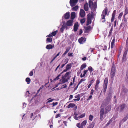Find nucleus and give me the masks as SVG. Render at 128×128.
<instances>
[{
    "mask_svg": "<svg viewBox=\"0 0 128 128\" xmlns=\"http://www.w3.org/2000/svg\"><path fill=\"white\" fill-rule=\"evenodd\" d=\"M107 8H104L102 12V14L101 16V18L100 19V20L102 22H104L106 21L105 19V16L107 14Z\"/></svg>",
    "mask_w": 128,
    "mask_h": 128,
    "instance_id": "obj_1",
    "label": "nucleus"
},
{
    "mask_svg": "<svg viewBox=\"0 0 128 128\" xmlns=\"http://www.w3.org/2000/svg\"><path fill=\"white\" fill-rule=\"evenodd\" d=\"M116 73V67L115 65L113 64L112 66L110 72V76L112 78L115 76Z\"/></svg>",
    "mask_w": 128,
    "mask_h": 128,
    "instance_id": "obj_2",
    "label": "nucleus"
},
{
    "mask_svg": "<svg viewBox=\"0 0 128 128\" xmlns=\"http://www.w3.org/2000/svg\"><path fill=\"white\" fill-rule=\"evenodd\" d=\"M92 16L90 15V14L89 13L87 15L86 26H88L92 22V20L93 18H92Z\"/></svg>",
    "mask_w": 128,
    "mask_h": 128,
    "instance_id": "obj_3",
    "label": "nucleus"
},
{
    "mask_svg": "<svg viewBox=\"0 0 128 128\" xmlns=\"http://www.w3.org/2000/svg\"><path fill=\"white\" fill-rule=\"evenodd\" d=\"M78 0H70V3L72 7L74 6L76 4Z\"/></svg>",
    "mask_w": 128,
    "mask_h": 128,
    "instance_id": "obj_4",
    "label": "nucleus"
},
{
    "mask_svg": "<svg viewBox=\"0 0 128 128\" xmlns=\"http://www.w3.org/2000/svg\"><path fill=\"white\" fill-rule=\"evenodd\" d=\"M104 114V108H101L100 111V119L102 120L103 119V116Z\"/></svg>",
    "mask_w": 128,
    "mask_h": 128,
    "instance_id": "obj_5",
    "label": "nucleus"
},
{
    "mask_svg": "<svg viewBox=\"0 0 128 128\" xmlns=\"http://www.w3.org/2000/svg\"><path fill=\"white\" fill-rule=\"evenodd\" d=\"M86 40V38L84 37H81L78 40L79 43L80 44H83L85 42Z\"/></svg>",
    "mask_w": 128,
    "mask_h": 128,
    "instance_id": "obj_6",
    "label": "nucleus"
},
{
    "mask_svg": "<svg viewBox=\"0 0 128 128\" xmlns=\"http://www.w3.org/2000/svg\"><path fill=\"white\" fill-rule=\"evenodd\" d=\"M73 20H69L66 22V25L67 26H72L73 25Z\"/></svg>",
    "mask_w": 128,
    "mask_h": 128,
    "instance_id": "obj_7",
    "label": "nucleus"
},
{
    "mask_svg": "<svg viewBox=\"0 0 128 128\" xmlns=\"http://www.w3.org/2000/svg\"><path fill=\"white\" fill-rule=\"evenodd\" d=\"M80 14L81 18H84L85 15V13L84 10L81 9L80 12Z\"/></svg>",
    "mask_w": 128,
    "mask_h": 128,
    "instance_id": "obj_8",
    "label": "nucleus"
},
{
    "mask_svg": "<svg viewBox=\"0 0 128 128\" xmlns=\"http://www.w3.org/2000/svg\"><path fill=\"white\" fill-rule=\"evenodd\" d=\"M79 25L78 22H76L74 26V32H76L78 28Z\"/></svg>",
    "mask_w": 128,
    "mask_h": 128,
    "instance_id": "obj_9",
    "label": "nucleus"
},
{
    "mask_svg": "<svg viewBox=\"0 0 128 128\" xmlns=\"http://www.w3.org/2000/svg\"><path fill=\"white\" fill-rule=\"evenodd\" d=\"M111 108V106L110 105H108L105 108V111L104 113L105 114H106L109 112Z\"/></svg>",
    "mask_w": 128,
    "mask_h": 128,
    "instance_id": "obj_10",
    "label": "nucleus"
},
{
    "mask_svg": "<svg viewBox=\"0 0 128 128\" xmlns=\"http://www.w3.org/2000/svg\"><path fill=\"white\" fill-rule=\"evenodd\" d=\"M126 105L125 104H122L120 107V112H122L124 110V108L126 107Z\"/></svg>",
    "mask_w": 128,
    "mask_h": 128,
    "instance_id": "obj_11",
    "label": "nucleus"
},
{
    "mask_svg": "<svg viewBox=\"0 0 128 128\" xmlns=\"http://www.w3.org/2000/svg\"><path fill=\"white\" fill-rule=\"evenodd\" d=\"M116 10H114V11L112 13L111 19V22H112L114 21L116 15Z\"/></svg>",
    "mask_w": 128,
    "mask_h": 128,
    "instance_id": "obj_12",
    "label": "nucleus"
},
{
    "mask_svg": "<svg viewBox=\"0 0 128 128\" xmlns=\"http://www.w3.org/2000/svg\"><path fill=\"white\" fill-rule=\"evenodd\" d=\"M128 118V116L124 117L122 119L120 120V124H119V125L120 124H122L124 122L126 121L127 120Z\"/></svg>",
    "mask_w": 128,
    "mask_h": 128,
    "instance_id": "obj_13",
    "label": "nucleus"
},
{
    "mask_svg": "<svg viewBox=\"0 0 128 128\" xmlns=\"http://www.w3.org/2000/svg\"><path fill=\"white\" fill-rule=\"evenodd\" d=\"M89 6L90 8H92L94 6L93 3L91 0H90L88 2Z\"/></svg>",
    "mask_w": 128,
    "mask_h": 128,
    "instance_id": "obj_14",
    "label": "nucleus"
},
{
    "mask_svg": "<svg viewBox=\"0 0 128 128\" xmlns=\"http://www.w3.org/2000/svg\"><path fill=\"white\" fill-rule=\"evenodd\" d=\"M126 56L123 55L122 60V63H125L127 60Z\"/></svg>",
    "mask_w": 128,
    "mask_h": 128,
    "instance_id": "obj_15",
    "label": "nucleus"
},
{
    "mask_svg": "<svg viewBox=\"0 0 128 128\" xmlns=\"http://www.w3.org/2000/svg\"><path fill=\"white\" fill-rule=\"evenodd\" d=\"M54 47V45H52V44H49L47 45L46 47V48L48 50H50Z\"/></svg>",
    "mask_w": 128,
    "mask_h": 128,
    "instance_id": "obj_16",
    "label": "nucleus"
},
{
    "mask_svg": "<svg viewBox=\"0 0 128 128\" xmlns=\"http://www.w3.org/2000/svg\"><path fill=\"white\" fill-rule=\"evenodd\" d=\"M76 17V14L75 12H72L71 14V18L72 20H73Z\"/></svg>",
    "mask_w": 128,
    "mask_h": 128,
    "instance_id": "obj_17",
    "label": "nucleus"
},
{
    "mask_svg": "<svg viewBox=\"0 0 128 128\" xmlns=\"http://www.w3.org/2000/svg\"><path fill=\"white\" fill-rule=\"evenodd\" d=\"M64 18L66 19H68L70 18V14L69 12H66L64 14Z\"/></svg>",
    "mask_w": 128,
    "mask_h": 128,
    "instance_id": "obj_18",
    "label": "nucleus"
},
{
    "mask_svg": "<svg viewBox=\"0 0 128 128\" xmlns=\"http://www.w3.org/2000/svg\"><path fill=\"white\" fill-rule=\"evenodd\" d=\"M76 104H75L73 103H70L68 106L67 107L68 108H74Z\"/></svg>",
    "mask_w": 128,
    "mask_h": 128,
    "instance_id": "obj_19",
    "label": "nucleus"
},
{
    "mask_svg": "<svg viewBox=\"0 0 128 128\" xmlns=\"http://www.w3.org/2000/svg\"><path fill=\"white\" fill-rule=\"evenodd\" d=\"M115 40V38H114L112 40L111 44V47L112 48H114V46Z\"/></svg>",
    "mask_w": 128,
    "mask_h": 128,
    "instance_id": "obj_20",
    "label": "nucleus"
},
{
    "mask_svg": "<svg viewBox=\"0 0 128 128\" xmlns=\"http://www.w3.org/2000/svg\"><path fill=\"white\" fill-rule=\"evenodd\" d=\"M91 27L90 26H88L85 29V32H88L90 30Z\"/></svg>",
    "mask_w": 128,
    "mask_h": 128,
    "instance_id": "obj_21",
    "label": "nucleus"
},
{
    "mask_svg": "<svg viewBox=\"0 0 128 128\" xmlns=\"http://www.w3.org/2000/svg\"><path fill=\"white\" fill-rule=\"evenodd\" d=\"M86 66V63H84L80 67V70H82L84 68H85Z\"/></svg>",
    "mask_w": 128,
    "mask_h": 128,
    "instance_id": "obj_22",
    "label": "nucleus"
},
{
    "mask_svg": "<svg viewBox=\"0 0 128 128\" xmlns=\"http://www.w3.org/2000/svg\"><path fill=\"white\" fill-rule=\"evenodd\" d=\"M84 8L86 11H87L88 10V4L87 3H86L84 5Z\"/></svg>",
    "mask_w": 128,
    "mask_h": 128,
    "instance_id": "obj_23",
    "label": "nucleus"
},
{
    "mask_svg": "<svg viewBox=\"0 0 128 128\" xmlns=\"http://www.w3.org/2000/svg\"><path fill=\"white\" fill-rule=\"evenodd\" d=\"M108 82V78H106L104 79V86H107Z\"/></svg>",
    "mask_w": 128,
    "mask_h": 128,
    "instance_id": "obj_24",
    "label": "nucleus"
},
{
    "mask_svg": "<svg viewBox=\"0 0 128 128\" xmlns=\"http://www.w3.org/2000/svg\"><path fill=\"white\" fill-rule=\"evenodd\" d=\"M70 47H68L66 49V50L64 52L62 56H64V55L66 54L70 50Z\"/></svg>",
    "mask_w": 128,
    "mask_h": 128,
    "instance_id": "obj_25",
    "label": "nucleus"
},
{
    "mask_svg": "<svg viewBox=\"0 0 128 128\" xmlns=\"http://www.w3.org/2000/svg\"><path fill=\"white\" fill-rule=\"evenodd\" d=\"M95 123L93 122L90 124H89V126L87 128H93L94 126Z\"/></svg>",
    "mask_w": 128,
    "mask_h": 128,
    "instance_id": "obj_26",
    "label": "nucleus"
},
{
    "mask_svg": "<svg viewBox=\"0 0 128 128\" xmlns=\"http://www.w3.org/2000/svg\"><path fill=\"white\" fill-rule=\"evenodd\" d=\"M85 114L84 113V114H82L80 116H79L78 117H76V118H75L76 120H78V118H82L84 117L85 116Z\"/></svg>",
    "mask_w": 128,
    "mask_h": 128,
    "instance_id": "obj_27",
    "label": "nucleus"
},
{
    "mask_svg": "<svg viewBox=\"0 0 128 128\" xmlns=\"http://www.w3.org/2000/svg\"><path fill=\"white\" fill-rule=\"evenodd\" d=\"M112 98V95H108V97L106 98L105 100H106L107 101L109 102L110 101Z\"/></svg>",
    "mask_w": 128,
    "mask_h": 128,
    "instance_id": "obj_28",
    "label": "nucleus"
},
{
    "mask_svg": "<svg viewBox=\"0 0 128 128\" xmlns=\"http://www.w3.org/2000/svg\"><path fill=\"white\" fill-rule=\"evenodd\" d=\"M122 23L123 24V25L125 26L127 23V20L126 18L123 19L122 20Z\"/></svg>",
    "mask_w": 128,
    "mask_h": 128,
    "instance_id": "obj_29",
    "label": "nucleus"
},
{
    "mask_svg": "<svg viewBox=\"0 0 128 128\" xmlns=\"http://www.w3.org/2000/svg\"><path fill=\"white\" fill-rule=\"evenodd\" d=\"M75 98H77L76 99H74V101H79L80 99V97L79 95H76L74 96Z\"/></svg>",
    "mask_w": 128,
    "mask_h": 128,
    "instance_id": "obj_30",
    "label": "nucleus"
},
{
    "mask_svg": "<svg viewBox=\"0 0 128 128\" xmlns=\"http://www.w3.org/2000/svg\"><path fill=\"white\" fill-rule=\"evenodd\" d=\"M78 8V6L77 5L74 7L72 8V10L73 11H76L77 10Z\"/></svg>",
    "mask_w": 128,
    "mask_h": 128,
    "instance_id": "obj_31",
    "label": "nucleus"
},
{
    "mask_svg": "<svg viewBox=\"0 0 128 128\" xmlns=\"http://www.w3.org/2000/svg\"><path fill=\"white\" fill-rule=\"evenodd\" d=\"M124 14H128V8L127 6H126L125 7Z\"/></svg>",
    "mask_w": 128,
    "mask_h": 128,
    "instance_id": "obj_32",
    "label": "nucleus"
},
{
    "mask_svg": "<svg viewBox=\"0 0 128 128\" xmlns=\"http://www.w3.org/2000/svg\"><path fill=\"white\" fill-rule=\"evenodd\" d=\"M69 79V77L67 78L66 79H64V80H62V83L64 84L65 82H67Z\"/></svg>",
    "mask_w": 128,
    "mask_h": 128,
    "instance_id": "obj_33",
    "label": "nucleus"
},
{
    "mask_svg": "<svg viewBox=\"0 0 128 128\" xmlns=\"http://www.w3.org/2000/svg\"><path fill=\"white\" fill-rule=\"evenodd\" d=\"M128 48L127 47V48H126L123 54V55L126 56V55L128 51Z\"/></svg>",
    "mask_w": 128,
    "mask_h": 128,
    "instance_id": "obj_34",
    "label": "nucleus"
},
{
    "mask_svg": "<svg viewBox=\"0 0 128 128\" xmlns=\"http://www.w3.org/2000/svg\"><path fill=\"white\" fill-rule=\"evenodd\" d=\"M113 26H112L111 29L109 31V34H108V36H109L111 35L112 32L113 30Z\"/></svg>",
    "mask_w": 128,
    "mask_h": 128,
    "instance_id": "obj_35",
    "label": "nucleus"
},
{
    "mask_svg": "<svg viewBox=\"0 0 128 128\" xmlns=\"http://www.w3.org/2000/svg\"><path fill=\"white\" fill-rule=\"evenodd\" d=\"M86 20V18H83L82 19L80 20V22L81 24H82L84 23Z\"/></svg>",
    "mask_w": 128,
    "mask_h": 128,
    "instance_id": "obj_36",
    "label": "nucleus"
},
{
    "mask_svg": "<svg viewBox=\"0 0 128 128\" xmlns=\"http://www.w3.org/2000/svg\"><path fill=\"white\" fill-rule=\"evenodd\" d=\"M26 81L28 84H29L30 82V78H26Z\"/></svg>",
    "mask_w": 128,
    "mask_h": 128,
    "instance_id": "obj_37",
    "label": "nucleus"
},
{
    "mask_svg": "<svg viewBox=\"0 0 128 128\" xmlns=\"http://www.w3.org/2000/svg\"><path fill=\"white\" fill-rule=\"evenodd\" d=\"M52 41V38H48L46 39V41L49 42H51Z\"/></svg>",
    "mask_w": 128,
    "mask_h": 128,
    "instance_id": "obj_38",
    "label": "nucleus"
},
{
    "mask_svg": "<svg viewBox=\"0 0 128 128\" xmlns=\"http://www.w3.org/2000/svg\"><path fill=\"white\" fill-rule=\"evenodd\" d=\"M88 70L90 72V73H91L93 71V69L92 66H90L88 68Z\"/></svg>",
    "mask_w": 128,
    "mask_h": 128,
    "instance_id": "obj_39",
    "label": "nucleus"
},
{
    "mask_svg": "<svg viewBox=\"0 0 128 128\" xmlns=\"http://www.w3.org/2000/svg\"><path fill=\"white\" fill-rule=\"evenodd\" d=\"M72 67V65L71 64H68L66 66V68L67 70H68L70 68Z\"/></svg>",
    "mask_w": 128,
    "mask_h": 128,
    "instance_id": "obj_40",
    "label": "nucleus"
},
{
    "mask_svg": "<svg viewBox=\"0 0 128 128\" xmlns=\"http://www.w3.org/2000/svg\"><path fill=\"white\" fill-rule=\"evenodd\" d=\"M57 32L58 30H56L51 33V34H52V36H54L55 35H56Z\"/></svg>",
    "mask_w": 128,
    "mask_h": 128,
    "instance_id": "obj_41",
    "label": "nucleus"
},
{
    "mask_svg": "<svg viewBox=\"0 0 128 128\" xmlns=\"http://www.w3.org/2000/svg\"><path fill=\"white\" fill-rule=\"evenodd\" d=\"M87 123V121L86 120L83 121L81 123V124L82 126L83 127L84 126H85Z\"/></svg>",
    "mask_w": 128,
    "mask_h": 128,
    "instance_id": "obj_42",
    "label": "nucleus"
},
{
    "mask_svg": "<svg viewBox=\"0 0 128 128\" xmlns=\"http://www.w3.org/2000/svg\"><path fill=\"white\" fill-rule=\"evenodd\" d=\"M76 126L79 128H83V126L81 124H80V123H77L76 124Z\"/></svg>",
    "mask_w": 128,
    "mask_h": 128,
    "instance_id": "obj_43",
    "label": "nucleus"
},
{
    "mask_svg": "<svg viewBox=\"0 0 128 128\" xmlns=\"http://www.w3.org/2000/svg\"><path fill=\"white\" fill-rule=\"evenodd\" d=\"M94 118V116L91 114H90L89 116V120L90 121H92Z\"/></svg>",
    "mask_w": 128,
    "mask_h": 128,
    "instance_id": "obj_44",
    "label": "nucleus"
},
{
    "mask_svg": "<svg viewBox=\"0 0 128 128\" xmlns=\"http://www.w3.org/2000/svg\"><path fill=\"white\" fill-rule=\"evenodd\" d=\"M107 86H105L103 85V88H104L103 92H104V93L106 92V88H107Z\"/></svg>",
    "mask_w": 128,
    "mask_h": 128,
    "instance_id": "obj_45",
    "label": "nucleus"
},
{
    "mask_svg": "<svg viewBox=\"0 0 128 128\" xmlns=\"http://www.w3.org/2000/svg\"><path fill=\"white\" fill-rule=\"evenodd\" d=\"M51 99V98H50L48 99V102H47L46 103L51 102L54 100L53 99Z\"/></svg>",
    "mask_w": 128,
    "mask_h": 128,
    "instance_id": "obj_46",
    "label": "nucleus"
},
{
    "mask_svg": "<svg viewBox=\"0 0 128 128\" xmlns=\"http://www.w3.org/2000/svg\"><path fill=\"white\" fill-rule=\"evenodd\" d=\"M123 14V13L122 12L120 13V14H119L118 16V19H120V18H121Z\"/></svg>",
    "mask_w": 128,
    "mask_h": 128,
    "instance_id": "obj_47",
    "label": "nucleus"
},
{
    "mask_svg": "<svg viewBox=\"0 0 128 128\" xmlns=\"http://www.w3.org/2000/svg\"><path fill=\"white\" fill-rule=\"evenodd\" d=\"M85 80V79L82 78L81 79L80 81L78 83V85L80 84L82 82L84 81Z\"/></svg>",
    "mask_w": 128,
    "mask_h": 128,
    "instance_id": "obj_48",
    "label": "nucleus"
},
{
    "mask_svg": "<svg viewBox=\"0 0 128 128\" xmlns=\"http://www.w3.org/2000/svg\"><path fill=\"white\" fill-rule=\"evenodd\" d=\"M112 122V120H110L107 123L106 125V126H108L110 123H111Z\"/></svg>",
    "mask_w": 128,
    "mask_h": 128,
    "instance_id": "obj_49",
    "label": "nucleus"
},
{
    "mask_svg": "<svg viewBox=\"0 0 128 128\" xmlns=\"http://www.w3.org/2000/svg\"><path fill=\"white\" fill-rule=\"evenodd\" d=\"M60 76V74H59L57 77L54 79V80H58L60 79L59 77Z\"/></svg>",
    "mask_w": 128,
    "mask_h": 128,
    "instance_id": "obj_50",
    "label": "nucleus"
},
{
    "mask_svg": "<svg viewBox=\"0 0 128 128\" xmlns=\"http://www.w3.org/2000/svg\"><path fill=\"white\" fill-rule=\"evenodd\" d=\"M98 87L99 86L98 85L96 84L94 87L95 90L96 91H97L98 90Z\"/></svg>",
    "mask_w": 128,
    "mask_h": 128,
    "instance_id": "obj_51",
    "label": "nucleus"
},
{
    "mask_svg": "<svg viewBox=\"0 0 128 128\" xmlns=\"http://www.w3.org/2000/svg\"><path fill=\"white\" fill-rule=\"evenodd\" d=\"M88 71V70H84V74H83V76H85V74Z\"/></svg>",
    "mask_w": 128,
    "mask_h": 128,
    "instance_id": "obj_52",
    "label": "nucleus"
},
{
    "mask_svg": "<svg viewBox=\"0 0 128 128\" xmlns=\"http://www.w3.org/2000/svg\"><path fill=\"white\" fill-rule=\"evenodd\" d=\"M33 71L32 70L29 73V74L30 76H32L33 75Z\"/></svg>",
    "mask_w": 128,
    "mask_h": 128,
    "instance_id": "obj_53",
    "label": "nucleus"
},
{
    "mask_svg": "<svg viewBox=\"0 0 128 128\" xmlns=\"http://www.w3.org/2000/svg\"><path fill=\"white\" fill-rule=\"evenodd\" d=\"M100 81L98 79L96 80V85H98V84L100 83Z\"/></svg>",
    "mask_w": 128,
    "mask_h": 128,
    "instance_id": "obj_54",
    "label": "nucleus"
},
{
    "mask_svg": "<svg viewBox=\"0 0 128 128\" xmlns=\"http://www.w3.org/2000/svg\"><path fill=\"white\" fill-rule=\"evenodd\" d=\"M58 102H53L52 104H53L52 107H54L55 106L57 105L58 104Z\"/></svg>",
    "mask_w": 128,
    "mask_h": 128,
    "instance_id": "obj_55",
    "label": "nucleus"
},
{
    "mask_svg": "<svg viewBox=\"0 0 128 128\" xmlns=\"http://www.w3.org/2000/svg\"><path fill=\"white\" fill-rule=\"evenodd\" d=\"M60 114H57L55 116V118H58L60 117Z\"/></svg>",
    "mask_w": 128,
    "mask_h": 128,
    "instance_id": "obj_56",
    "label": "nucleus"
},
{
    "mask_svg": "<svg viewBox=\"0 0 128 128\" xmlns=\"http://www.w3.org/2000/svg\"><path fill=\"white\" fill-rule=\"evenodd\" d=\"M70 73V72H67L66 73V74L65 76L66 77H67L69 74Z\"/></svg>",
    "mask_w": 128,
    "mask_h": 128,
    "instance_id": "obj_57",
    "label": "nucleus"
},
{
    "mask_svg": "<svg viewBox=\"0 0 128 128\" xmlns=\"http://www.w3.org/2000/svg\"><path fill=\"white\" fill-rule=\"evenodd\" d=\"M72 54H73V53L72 52L70 53H68V56H73Z\"/></svg>",
    "mask_w": 128,
    "mask_h": 128,
    "instance_id": "obj_58",
    "label": "nucleus"
},
{
    "mask_svg": "<svg viewBox=\"0 0 128 128\" xmlns=\"http://www.w3.org/2000/svg\"><path fill=\"white\" fill-rule=\"evenodd\" d=\"M90 52L91 53H92L94 52V50H95L94 48H90Z\"/></svg>",
    "mask_w": 128,
    "mask_h": 128,
    "instance_id": "obj_59",
    "label": "nucleus"
},
{
    "mask_svg": "<svg viewBox=\"0 0 128 128\" xmlns=\"http://www.w3.org/2000/svg\"><path fill=\"white\" fill-rule=\"evenodd\" d=\"M62 86H63V87L61 88V89H62V88H65L67 86H66V84H64V85H63Z\"/></svg>",
    "mask_w": 128,
    "mask_h": 128,
    "instance_id": "obj_60",
    "label": "nucleus"
},
{
    "mask_svg": "<svg viewBox=\"0 0 128 128\" xmlns=\"http://www.w3.org/2000/svg\"><path fill=\"white\" fill-rule=\"evenodd\" d=\"M65 62H66V63H65V64H66L68 62V58H66V59L64 61Z\"/></svg>",
    "mask_w": 128,
    "mask_h": 128,
    "instance_id": "obj_61",
    "label": "nucleus"
},
{
    "mask_svg": "<svg viewBox=\"0 0 128 128\" xmlns=\"http://www.w3.org/2000/svg\"><path fill=\"white\" fill-rule=\"evenodd\" d=\"M116 20L115 21H114V27H115L116 26Z\"/></svg>",
    "mask_w": 128,
    "mask_h": 128,
    "instance_id": "obj_62",
    "label": "nucleus"
},
{
    "mask_svg": "<svg viewBox=\"0 0 128 128\" xmlns=\"http://www.w3.org/2000/svg\"><path fill=\"white\" fill-rule=\"evenodd\" d=\"M94 92V90L93 89L90 92V94L91 95L93 94Z\"/></svg>",
    "mask_w": 128,
    "mask_h": 128,
    "instance_id": "obj_63",
    "label": "nucleus"
},
{
    "mask_svg": "<svg viewBox=\"0 0 128 128\" xmlns=\"http://www.w3.org/2000/svg\"><path fill=\"white\" fill-rule=\"evenodd\" d=\"M126 46L128 48V40H126Z\"/></svg>",
    "mask_w": 128,
    "mask_h": 128,
    "instance_id": "obj_64",
    "label": "nucleus"
}]
</instances>
